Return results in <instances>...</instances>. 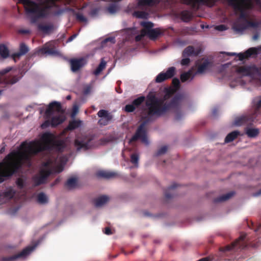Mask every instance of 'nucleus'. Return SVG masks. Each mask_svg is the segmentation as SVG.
Instances as JSON below:
<instances>
[{
	"label": "nucleus",
	"instance_id": "nucleus-58",
	"mask_svg": "<svg viewBox=\"0 0 261 261\" xmlns=\"http://www.w3.org/2000/svg\"><path fill=\"white\" fill-rule=\"evenodd\" d=\"M182 116L183 114L181 112H177L175 114V119L177 121H179L181 119Z\"/></svg>",
	"mask_w": 261,
	"mask_h": 261
},
{
	"label": "nucleus",
	"instance_id": "nucleus-25",
	"mask_svg": "<svg viewBox=\"0 0 261 261\" xmlns=\"http://www.w3.org/2000/svg\"><path fill=\"white\" fill-rule=\"evenodd\" d=\"M159 0H138V5L139 7L153 6L159 3Z\"/></svg>",
	"mask_w": 261,
	"mask_h": 261
},
{
	"label": "nucleus",
	"instance_id": "nucleus-5",
	"mask_svg": "<svg viewBox=\"0 0 261 261\" xmlns=\"http://www.w3.org/2000/svg\"><path fill=\"white\" fill-rule=\"evenodd\" d=\"M250 246L252 247H257V245L253 243L247 238L246 233H242L240 236L233 242L230 245L224 247H221L220 250L224 252L226 256H231L235 254L247 246Z\"/></svg>",
	"mask_w": 261,
	"mask_h": 261
},
{
	"label": "nucleus",
	"instance_id": "nucleus-27",
	"mask_svg": "<svg viewBox=\"0 0 261 261\" xmlns=\"http://www.w3.org/2000/svg\"><path fill=\"white\" fill-rule=\"evenodd\" d=\"M82 121L80 120H73L70 121L68 126L66 127L67 130H73L79 127L82 124Z\"/></svg>",
	"mask_w": 261,
	"mask_h": 261
},
{
	"label": "nucleus",
	"instance_id": "nucleus-45",
	"mask_svg": "<svg viewBox=\"0 0 261 261\" xmlns=\"http://www.w3.org/2000/svg\"><path fill=\"white\" fill-rule=\"evenodd\" d=\"M139 155L137 153H133L130 155V162L136 167L138 166Z\"/></svg>",
	"mask_w": 261,
	"mask_h": 261
},
{
	"label": "nucleus",
	"instance_id": "nucleus-46",
	"mask_svg": "<svg viewBox=\"0 0 261 261\" xmlns=\"http://www.w3.org/2000/svg\"><path fill=\"white\" fill-rule=\"evenodd\" d=\"M107 10L110 13L114 14L118 11V7L116 4H112L108 6Z\"/></svg>",
	"mask_w": 261,
	"mask_h": 261
},
{
	"label": "nucleus",
	"instance_id": "nucleus-10",
	"mask_svg": "<svg viewBox=\"0 0 261 261\" xmlns=\"http://www.w3.org/2000/svg\"><path fill=\"white\" fill-rule=\"evenodd\" d=\"M53 171L51 169H41L38 175L32 178L35 186H38L46 182L47 178L51 174Z\"/></svg>",
	"mask_w": 261,
	"mask_h": 261
},
{
	"label": "nucleus",
	"instance_id": "nucleus-52",
	"mask_svg": "<svg viewBox=\"0 0 261 261\" xmlns=\"http://www.w3.org/2000/svg\"><path fill=\"white\" fill-rule=\"evenodd\" d=\"M135 109L136 108L132 103L126 105L124 108L125 111L128 113L133 112Z\"/></svg>",
	"mask_w": 261,
	"mask_h": 261
},
{
	"label": "nucleus",
	"instance_id": "nucleus-29",
	"mask_svg": "<svg viewBox=\"0 0 261 261\" xmlns=\"http://www.w3.org/2000/svg\"><path fill=\"white\" fill-rule=\"evenodd\" d=\"M234 195V192H230L227 194H224L217 198H215L214 199V202L215 203L225 201L226 200H228L230 199L231 197H232Z\"/></svg>",
	"mask_w": 261,
	"mask_h": 261
},
{
	"label": "nucleus",
	"instance_id": "nucleus-14",
	"mask_svg": "<svg viewBox=\"0 0 261 261\" xmlns=\"http://www.w3.org/2000/svg\"><path fill=\"white\" fill-rule=\"evenodd\" d=\"M97 115L100 119L98 120V124L100 125H106L112 119V115L105 110H100L97 113Z\"/></svg>",
	"mask_w": 261,
	"mask_h": 261
},
{
	"label": "nucleus",
	"instance_id": "nucleus-44",
	"mask_svg": "<svg viewBox=\"0 0 261 261\" xmlns=\"http://www.w3.org/2000/svg\"><path fill=\"white\" fill-rule=\"evenodd\" d=\"M141 25L144 28L141 31H148V30H152V28L153 27V23L150 21L147 22H142Z\"/></svg>",
	"mask_w": 261,
	"mask_h": 261
},
{
	"label": "nucleus",
	"instance_id": "nucleus-18",
	"mask_svg": "<svg viewBox=\"0 0 261 261\" xmlns=\"http://www.w3.org/2000/svg\"><path fill=\"white\" fill-rule=\"evenodd\" d=\"M96 175L97 177L100 178H103L105 179H111L117 177L118 176V174L115 172L99 170L96 173Z\"/></svg>",
	"mask_w": 261,
	"mask_h": 261
},
{
	"label": "nucleus",
	"instance_id": "nucleus-37",
	"mask_svg": "<svg viewBox=\"0 0 261 261\" xmlns=\"http://www.w3.org/2000/svg\"><path fill=\"white\" fill-rule=\"evenodd\" d=\"M250 224L251 225H250L249 223H248V226L251 229H254V231L256 233V235H261V223L255 224L253 222H250Z\"/></svg>",
	"mask_w": 261,
	"mask_h": 261
},
{
	"label": "nucleus",
	"instance_id": "nucleus-26",
	"mask_svg": "<svg viewBox=\"0 0 261 261\" xmlns=\"http://www.w3.org/2000/svg\"><path fill=\"white\" fill-rule=\"evenodd\" d=\"M2 197H4L8 200L12 199L16 194V191L12 188H8L6 191L1 193Z\"/></svg>",
	"mask_w": 261,
	"mask_h": 261
},
{
	"label": "nucleus",
	"instance_id": "nucleus-23",
	"mask_svg": "<svg viewBox=\"0 0 261 261\" xmlns=\"http://www.w3.org/2000/svg\"><path fill=\"white\" fill-rule=\"evenodd\" d=\"M180 17L181 19L185 22H189L193 17V14L189 10H184L180 13Z\"/></svg>",
	"mask_w": 261,
	"mask_h": 261
},
{
	"label": "nucleus",
	"instance_id": "nucleus-31",
	"mask_svg": "<svg viewBox=\"0 0 261 261\" xmlns=\"http://www.w3.org/2000/svg\"><path fill=\"white\" fill-rule=\"evenodd\" d=\"M37 28L39 31H42L45 33H47L53 30L54 26L52 24L46 25L39 23L37 25Z\"/></svg>",
	"mask_w": 261,
	"mask_h": 261
},
{
	"label": "nucleus",
	"instance_id": "nucleus-35",
	"mask_svg": "<svg viewBox=\"0 0 261 261\" xmlns=\"http://www.w3.org/2000/svg\"><path fill=\"white\" fill-rule=\"evenodd\" d=\"M259 133V129L253 128H247L246 129V134L249 138H255L258 135Z\"/></svg>",
	"mask_w": 261,
	"mask_h": 261
},
{
	"label": "nucleus",
	"instance_id": "nucleus-55",
	"mask_svg": "<svg viewBox=\"0 0 261 261\" xmlns=\"http://www.w3.org/2000/svg\"><path fill=\"white\" fill-rule=\"evenodd\" d=\"M181 61L180 64L182 66L188 65L190 62V59L188 57H183Z\"/></svg>",
	"mask_w": 261,
	"mask_h": 261
},
{
	"label": "nucleus",
	"instance_id": "nucleus-48",
	"mask_svg": "<svg viewBox=\"0 0 261 261\" xmlns=\"http://www.w3.org/2000/svg\"><path fill=\"white\" fill-rule=\"evenodd\" d=\"M167 149L168 148L167 146H162L155 153V156H158L165 153L167 151Z\"/></svg>",
	"mask_w": 261,
	"mask_h": 261
},
{
	"label": "nucleus",
	"instance_id": "nucleus-54",
	"mask_svg": "<svg viewBox=\"0 0 261 261\" xmlns=\"http://www.w3.org/2000/svg\"><path fill=\"white\" fill-rule=\"evenodd\" d=\"M245 22L247 26V28H248L249 27L256 28L257 27V23L254 21L245 20Z\"/></svg>",
	"mask_w": 261,
	"mask_h": 261
},
{
	"label": "nucleus",
	"instance_id": "nucleus-38",
	"mask_svg": "<svg viewBox=\"0 0 261 261\" xmlns=\"http://www.w3.org/2000/svg\"><path fill=\"white\" fill-rule=\"evenodd\" d=\"M0 55L3 58H7L9 57V51L8 47L4 44H0Z\"/></svg>",
	"mask_w": 261,
	"mask_h": 261
},
{
	"label": "nucleus",
	"instance_id": "nucleus-6",
	"mask_svg": "<svg viewBox=\"0 0 261 261\" xmlns=\"http://www.w3.org/2000/svg\"><path fill=\"white\" fill-rule=\"evenodd\" d=\"M22 1L25 4V12L30 16L32 23H35L39 18L47 16L45 8H42L38 4L31 1Z\"/></svg>",
	"mask_w": 261,
	"mask_h": 261
},
{
	"label": "nucleus",
	"instance_id": "nucleus-57",
	"mask_svg": "<svg viewBox=\"0 0 261 261\" xmlns=\"http://www.w3.org/2000/svg\"><path fill=\"white\" fill-rule=\"evenodd\" d=\"M216 29L218 31H223L226 30L227 29V27L224 24H220L216 26Z\"/></svg>",
	"mask_w": 261,
	"mask_h": 261
},
{
	"label": "nucleus",
	"instance_id": "nucleus-40",
	"mask_svg": "<svg viewBox=\"0 0 261 261\" xmlns=\"http://www.w3.org/2000/svg\"><path fill=\"white\" fill-rule=\"evenodd\" d=\"M134 16L138 18L146 19L148 16V13L145 11H137L134 13Z\"/></svg>",
	"mask_w": 261,
	"mask_h": 261
},
{
	"label": "nucleus",
	"instance_id": "nucleus-2",
	"mask_svg": "<svg viewBox=\"0 0 261 261\" xmlns=\"http://www.w3.org/2000/svg\"><path fill=\"white\" fill-rule=\"evenodd\" d=\"M175 92V90L174 89L170 88H167L165 90V94L162 98H159L157 97L153 92H150L148 93L146 96L145 101L146 106L147 107V112L146 114L142 115V119L143 122L137 128L134 135L129 140V144H131L132 142H135L139 139H140L143 143L148 144V139L145 126L148 123L153 121V115L150 113V110L151 108L154 106L152 105H148V98L150 96H154L156 99L160 101V102H159L160 103L159 106L160 107H161L165 104L166 102L165 101L171 97Z\"/></svg>",
	"mask_w": 261,
	"mask_h": 261
},
{
	"label": "nucleus",
	"instance_id": "nucleus-9",
	"mask_svg": "<svg viewBox=\"0 0 261 261\" xmlns=\"http://www.w3.org/2000/svg\"><path fill=\"white\" fill-rule=\"evenodd\" d=\"M93 137L90 136H82L77 137L74 142L75 147L77 151H86L94 146Z\"/></svg>",
	"mask_w": 261,
	"mask_h": 261
},
{
	"label": "nucleus",
	"instance_id": "nucleus-8",
	"mask_svg": "<svg viewBox=\"0 0 261 261\" xmlns=\"http://www.w3.org/2000/svg\"><path fill=\"white\" fill-rule=\"evenodd\" d=\"M254 112L252 114L244 115L236 119L234 124L240 126L245 124H249L254 121L256 117L261 114V99L253 105Z\"/></svg>",
	"mask_w": 261,
	"mask_h": 261
},
{
	"label": "nucleus",
	"instance_id": "nucleus-56",
	"mask_svg": "<svg viewBox=\"0 0 261 261\" xmlns=\"http://www.w3.org/2000/svg\"><path fill=\"white\" fill-rule=\"evenodd\" d=\"M145 36H146V34H145V31H141V34L136 36L135 37V40L136 41H139L142 39V38L143 37H144Z\"/></svg>",
	"mask_w": 261,
	"mask_h": 261
},
{
	"label": "nucleus",
	"instance_id": "nucleus-33",
	"mask_svg": "<svg viewBox=\"0 0 261 261\" xmlns=\"http://www.w3.org/2000/svg\"><path fill=\"white\" fill-rule=\"evenodd\" d=\"M106 65L107 62L104 60V58H101L100 64L98 65L96 69L94 71L93 73L95 75H99L100 72L106 68Z\"/></svg>",
	"mask_w": 261,
	"mask_h": 261
},
{
	"label": "nucleus",
	"instance_id": "nucleus-34",
	"mask_svg": "<svg viewBox=\"0 0 261 261\" xmlns=\"http://www.w3.org/2000/svg\"><path fill=\"white\" fill-rule=\"evenodd\" d=\"M24 73H22V71H21V75L20 76H18L17 75L10 76L8 79L6 80L5 83L7 85L14 84L19 81L21 77L23 75Z\"/></svg>",
	"mask_w": 261,
	"mask_h": 261
},
{
	"label": "nucleus",
	"instance_id": "nucleus-4",
	"mask_svg": "<svg viewBox=\"0 0 261 261\" xmlns=\"http://www.w3.org/2000/svg\"><path fill=\"white\" fill-rule=\"evenodd\" d=\"M181 97L180 96H174L169 102H165L162 107H160V101L154 96H150L148 98V105H154L151 108L150 113L153 115V120L154 116H161L166 113L168 111L172 108H176L178 107Z\"/></svg>",
	"mask_w": 261,
	"mask_h": 261
},
{
	"label": "nucleus",
	"instance_id": "nucleus-62",
	"mask_svg": "<svg viewBox=\"0 0 261 261\" xmlns=\"http://www.w3.org/2000/svg\"><path fill=\"white\" fill-rule=\"evenodd\" d=\"M90 90H91V87L89 86H86V87L84 88V93L85 94H87L90 92Z\"/></svg>",
	"mask_w": 261,
	"mask_h": 261
},
{
	"label": "nucleus",
	"instance_id": "nucleus-63",
	"mask_svg": "<svg viewBox=\"0 0 261 261\" xmlns=\"http://www.w3.org/2000/svg\"><path fill=\"white\" fill-rule=\"evenodd\" d=\"M105 233L106 234H108V235H110V234H111L112 233L111 229L109 227H106L105 228Z\"/></svg>",
	"mask_w": 261,
	"mask_h": 261
},
{
	"label": "nucleus",
	"instance_id": "nucleus-12",
	"mask_svg": "<svg viewBox=\"0 0 261 261\" xmlns=\"http://www.w3.org/2000/svg\"><path fill=\"white\" fill-rule=\"evenodd\" d=\"M35 246H28L17 254L3 257L2 261H13L18 258L25 257L29 255L35 249Z\"/></svg>",
	"mask_w": 261,
	"mask_h": 261
},
{
	"label": "nucleus",
	"instance_id": "nucleus-39",
	"mask_svg": "<svg viewBox=\"0 0 261 261\" xmlns=\"http://www.w3.org/2000/svg\"><path fill=\"white\" fill-rule=\"evenodd\" d=\"M77 185V180L75 178L71 177L69 178L65 186L69 189L74 188Z\"/></svg>",
	"mask_w": 261,
	"mask_h": 261
},
{
	"label": "nucleus",
	"instance_id": "nucleus-20",
	"mask_svg": "<svg viewBox=\"0 0 261 261\" xmlns=\"http://www.w3.org/2000/svg\"><path fill=\"white\" fill-rule=\"evenodd\" d=\"M199 53V50H195L193 46H188L184 50L182 53V57H188L189 56H197Z\"/></svg>",
	"mask_w": 261,
	"mask_h": 261
},
{
	"label": "nucleus",
	"instance_id": "nucleus-50",
	"mask_svg": "<svg viewBox=\"0 0 261 261\" xmlns=\"http://www.w3.org/2000/svg\"><path fill=\"white\" fill-rule=\"evenodd\" d=\"M12 67H9L0 71V84L2 83V76L12 70Z\"/></svg>",
	"mask_w": 261,
	"mask_h": 261
},
{
	"label": "nucleus",
	"instance_id": "nucleus-7",
	"mask_svg": "<svg viewBox=\"0 0 261 261\" xmlns=\"http://www.w3.org/2000/svg\"><path fill=\"white\" fill-rule=\"evenodd\" d=\"M55 112L63 114L64 111L62 109L61 104L58 101H53L48 106L45 110L44 117L46 120L41 124L42 128H46L51 126V121L50 118L53 115Z\"/></svg>",
	"mask_w": 261,
	"mask_h": 261
},
{
	"label": "nucleus",
	"instance_id": "nucleus-21",
	"mask_svg": "<svg viewBox=\"0 0 261 261\" xmlns=\"http://www.w3.org/2000/svg\"><path fill=\"white\" fill-rule=\"evenodd\" d=\"M161 30L159 28L152 29L151 30L145 31L146 36H148L151 40H155L161 35Z\"/></svg>",
	"mask_w": 261,
	"mask_h": 261
},
{
	"label": "nucleus",
	"instance_id": "nucleus-15",
	"mask_svg": "<svg viewBox=\"0 0 261 261\" xmlns=\"http://www.w3.org/2000/svg\"><path fill=\"white\" fill-rule=\"evenodd\" d=\"M71 70L73 72L78 71L85 64V60L84 58L71 59L70 60Z\"/></svg>",
	"mask_w": 261,
	"mask_h": 261
},
{
	"label": "nucleus",
	"instance_id": "nucleus-22",
	"mask_svg": "<svg viewBox=\"0 0 261 261\" xmlns=\"http://www.w3.org/2000/svg\"><path fill=\"white\" fill-rule=\"evenodd\" d=\"M51 121V126L55 127L58 125L62 124L65 120V117L63 115H58L51 117L50 118Z\"/></svg>",
	"mask_w": 261,
	"mask_h": 261
},
{
	"label": "nucleus",
	"instance_id": "nucleus-1",
	"mask_svg": "<svg viewBox=\"0 0 261 261\" xmlns=\"http://www.w3.org/2000/svg\"><path fill=\"white\" fill-rule=\"evenodd\" d=\"M54 135L49 132L44 133L41 137V143L32 142L28 144L23 142L18 150H13L8 154L0 163V184L18 173L22 166H32L31 155L36 154L42 151L56 149L62 151L65 145L62 141H55Z\"/></svg>",
	"mask_w": 261,
	"mask_h": 261
},
{
	"label": "nucleus",
	"instance_id": "nucleus-36",
	"mask_svg": "<svg viewBox=\"0 0 261 261\" xmlns=\"http://www.w3.org/2000/svg\"><path fill=\"white\" fill-rule=\"evenodd\" d=\"M194 76L192 70H189L187 72H184L180 75V80L182 82H185L189 79L192 80Z\"/></svg>",
	"mask_w": 261,
	"mask_h": 261
},
{
	"label": "nucleus",
	"instance_id": "nucleus-19",
	"mask_svg": "<svg viewBox=\"0 0 261 261\" xmlns=\"http://www.w3.org/2000/svg\"><path fill=\"white\" fill-rule=\"evenodd\" d=\"M196 65L197 69L196 73L201 74L204 73L208 67L211 65V62H210L207 59H202V62L199 64L197 63Z\"/></svg>",
	"mask_w": 261,
	"mask_h": 261
},
{
	"label": "nucleus",
	"instance_id": "nucleus-60",
	"mask_svg": "<svg viewBox=\"0 0 261 261\" xmlns=\"http://www.w3.org/2000/svg\"><path fill=\"white\" fill-rule=\"evenodd\" d=\"M57 1V0H49L48 1L50 4V5L51 6L52 8L58 7V5L56 3Z\"/></svg>",
	"mask_w": 261,
	"mask_h": 261
},
{
	"label": "nucleus",
	"instance_id": "nucleus-41",
	"mask_svg": "<svg viewBox=\"0 0 261 261\" xmlns=\"http://www.w3.org/2000/svg\"><path fill=\"white\" fill-rule=\"evenodd\" d=\"M42 51L44 54L51 55H56L58 54V51L55 49L47 46L43 48Z\"/></svg>",
	"mask_w": 261,
	"mask_h": 261
},
{
	"label": "nucleus",
	"instance_id": "nucleus-28",
	"mask_svg": "<svg viewBox=\"0 0 261 261\" xmlns=\"http://www.w3.org/2000/svg\"><path fill=\"white\" fill-rule=\"evenodd\" d=\"M233 30L238 32H242L247 29V26L245 22L241 23L238 21L233 25Z\"/></svg>",
	"mask_w": 261,
	"mask_h": 261
},
{
	"label": "nucleus",
	"instance_id": "nucleus-61",
	"mask_svg": "<svg viewBox=\"0 0 261 261\" xmlns=\"http://www.w3.org/2000/svg\"><path fill=\"white\" fill-rule=\"evenodd\" d=\"M105 41L106 42H111L112 43H115V39L114 37H108L105 40Z\"/></svg>",
	"mask_w": 261,
	"mask_h": 261
},
{
	"label": "nucleus",
	"instance_id": "nucleus-49",
	"mask_svg": "<svg viewBox=\"0 0 261 261\" xmlns=\"http://www.w3.org/2000/svg\"><path fill=\"white\" fill-rule=\"evenodd\" d=\"M16 184L20 189H23L24 187V181L21 178H18L16 181Z\"/></svg>",
	"mask_w": 261,
	"mask_h": 261
},
{
	"label": "nucleus",
	"instance_id": "nucleus-42",
	"mask_svg": "<svg viewBox=\"0 0 261 261\" xmlns=\"http://www.w3.org/2000/svg\"><path fill=\"white\" fill-rule=\"evenodd\" d=\"M145 99V98L144 96H140L134 99L132 103L134 105V107L136 108L139 107L144 101Z\"/></svg>",
	"mask_w": 261,
	"mask_h": 261
},
{
	"label": "nucleus",
	"instance_id": "nucleus-47",
	"mask_svg": "<svg viewBox=\"0 0 261 261\" xmlns=\"http://www.w3.org/2000/svg\"><path fill=\"white\" fill-rule=\"evenodd\" d=\"M74 15L76 16V19L81 22H86L87 19L82 14L80 13H75Z\"/></svg>",
	"mask_w": 261,
	"mask_h": 261
},
{
	"label": "nucleus",
	"instance_id": "nucleus-53",
	"mask_svg": "<svg viewBox=\"0 0 261 261\" xmlns=\"http://www.w3.org/2000/svg\"><path fill=\"white\" fill-rule=\"evenodd\" d=\"M245 22L247 26V28H248L249 27L256 28L257 27V23L254 21L245 20Z\"/></svg>",
	"mask_w": 261,
	"mask_h": 261
},
{
	"label": "nucleus",
	"instance_id": "nucleus-3",
	"mask_svg": "<svg viewBox=\"0 0 261 261\" xmlns=\"http://www.w3.org/2000/svg\"><path fill=\"white\" fill-rule=\"evenodd\" d=\"M229 5L232 6L234 10L240 13L239 18L244 19V22L246 19L247 16L245 10L251 9L253 7L250 0H227ZM215 0H185V3L188 5L191 6L193 8H195L200 4L203 5H213L215 3Z\"/></svg>",
	"mask_w": 261,
	"mask_h": 261
},
{
	"label": "nucleus",
	"instance_id": "nucleus-24",
	"mask_svg": "<svg viewBox=\"0 0 261 261\" xmlns=\"http://www.w3.org/2000/svg\"><path fill=\"white\" fill-rule=\"evenodd\" d=\"M109 200L108 196L102 195L94 200V205L97 207H100L106 204Z\"/></svg>",
	"mask_w": 261,
	"mask_h": 261
},
{
	"label": "nucleus",
	"instance_id": "nucleus-32",
	"mask_svg": "<svg viewBox=\"0 0 261 261\" xmlns=\"http://www.w3.org/2000/svg\"><path fill=\"white\" fill-rule=\"evenodd\" d=\"M239 134V132L237 130L230 133L226 136L225 139V143H227L232 142L238 137Z\"/></svg>",
	"mask_w": 261,
	"mask_h": 261
},
{
	"label": "nucleus",
	"instance_id": "nucleus-11",
	"mask_svg": "<svg viewBox=\"0 0 261 261\" xmlns=\"http://www.w3.org/2000/svg\"><path fill=\"white\" fill-rule=\"evenodd\" d=\"M236 71L244 76H254L259 72V69L255 65L242 66L238 67Z\"/></svg>",
	"mask_w": 261,
	"mask_h": 261
},
{
	"label": "nucleus",
	"instance_id": "nucleus-43",
	"mask_svg": "<svg viewBox=\"0 0 261 261\" xmlns=\"http://www.w3.org/2000/svg\"><path fill=\"white\" fill-rule=\"evenodd\" d=\"M37 201L41 204L46 203L47 202V197L44 193H40L37 196Z\"/></svg>",
	"mask_w": 261,
	"mask_h": 261
},
{
	"label": "nucleus",
	"instance_id": "nucleus-59",
	"mask_svg": "<svg viewBox=\"0 0 261 261\" xmlns=\"http://www.w3.org/2000/svg\"><path fill=\"white\" fill-rule=\"evenodd\" d=\"M78 111H79L78 107L77 106H74L73 107V109H72V112L71 116L72 117L75 116L77 113Z\"/></svg>",
	"mask_w": 261,
	"mask_h": 261
},
{
	"label": "nucleus",
	"instance_id": "nucleus-16",
	"mask_svg": "<svg viewBox=\"0 0 261 261\" xmlns=\"http://www.w3.org/2000/svg\"><path fill=\"white\" fill-rule=\"evenodd\" d=\"M261 49V46L258 47H251L247 49L244 53H239L238 56L240 61H243L245 59H247L252 55H256L258 54L259 50Z\"/></svg>",
	"mask_w": 261,
	"mask_h": 261
},
{
	"label": "nucleus",
	"instance_id": "nucleus-30",
	"mask_svg": "<svg viewBox=\"0 0 261 261\" xmlns=\"http://www.w3.org/2000/svg\"><path fill=\"white\" fill-rule=\"evenodd\" d=\"M179 185L176 183H173L170 187L165 191V197L167 199H169L174 196L171 193V191L174 190Z\"/></svg>",
	"mask_w": 261,
	"mask_h": 261
},
{
	"label": "nucleus",
	"instance_id": "nucleus-17",
	"mask_svg": "<svg viewBox=\"0 0 261 261\" xmlns=\"http://www.w3.org/2000/svg\"><path fill=\"white\" fill-rule=\"evenodd\" d=\"M29 51V49L27 45L24 43H21L19 45V51L13 54L11 57L15 62H16L17 59H19L20 57L25 55Z\"/></svg>",
	"mask_w": 261,
	"mask_h": 261
},
{
	"label": "nucleus",
	"instance_id": "nucleus-64",
	"mask_svg": "<svg viewBox=\"0 0 261 261\" xmlns=\"http://www.w3.org/2000/svg\"><path fill=\"white\" fill-rule=\"evenodd\" d=\"M43 167L46 168L45 169H49L50 163L49 162H43L42 164Z\"/></svg>",
	"mask_w": 261,
	"mask_h": 261
},
{
	"label": "nucleus",
	"instance_id": "nucleus-13",
	"mask_svg": "<svg viewBox=\"0 0 261 261\" xmlns=\"http://www.w3.org/2000/svg\"><path fill=\"white\" fill-rule=\"evenodd\" d=\"M175 72V68L174 67H171L168 69L166 72H161L159 73L155 79V82L158 83H160L172 77Z\"/></svg>",
	"mask_w": 261,
	"mask_h": 261
},
{
	"label": "nucleus",
	"instance_id": "nucleus-51",
	"mask_svg": "<svg viewBox=\"0 0 261 261\" xmlns=\"http://www.w3.org/2000/svg\"><path fill=\"white\" fill-rule=\"evenodd\" d=\"M172 85L173 87H174V90H178L180 87V82L179 80L177 78H174L172 80Z\"/></svg>",
	"mask_w": 261,
	"mask_h": 261
}]
</instances>
